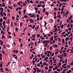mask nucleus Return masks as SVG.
Returning <instances> with one entry per match:
<instances>
[{
  "mask_svg": "<svg viewBox=\"0 0 73 73\" xmlns=\"http://www.w3.org/2000/svg\"><path fill=\"white\" fill-rule=\"evenodd\" d=\"M52 46H53V47H55V48H57L58 47V46H57V44H54L52 45Z\"/></svg>",
  "mask_w": 73,
  "mask_h": 73,
  "instance_id": "nucleus-1",
  "label": "nucleus"
},
{
  "mask_svg": "<svg viewBox=\"0 0 73 73\" xmlns=\"http://www.w3.org/2000/svg\"><path fill=\"white\" fill-rule=\"evenodd\" d=\"M0 11H2V12H4V9L1 7H0Z\"/></svg>",
  "mask_w": 73,
  "mask_h": 73,
  "instance_id": "nucleus-2",
  "label": "nucleus"
},
{
  "mask_svg": "<svg viewBox=\"0 0 73 73\" xmlns=\"http://www.w3.org/2000/svg\"><path fill=\"white\" fill-rule=\"evenodd\" d=\"M70 19H67L66 20L67 23H69V22H70Z\"/></svg>",
  "mask_w": 73,
  "mask_h": 73,
  "instance_id": "nucleus-3",
  "label": "nucleus"
},
{
  "mask_svg": "<svg viewBox=\"0 0 73 73\" xmlns=\"http://www.w3.org/2000/svg\"><path fill=\"white\" fill-rule=\"evenodd\" d=\"M48 56H46V57L44 59V60L46 61V60H48Z\"/></svg>",
  "mask_w": 73,
  "mask_h": 73,
  "instance_id": "nucleus-4",
  "label": "nucleus"
},
{
  "mask_svg": "<svg viewBox=\"0 0 73 73\" xmlns=\"http://www.w3.org/2000/svg\"><path fill=\"white\" fill-rule=\"evenodd\" d=\"M29 68H30V66H28L26 69L28 70V71H29Z\"/></svg>",
  "mask_w": 73,
  "mask_h": 73,
  "instance_id": "nucleus-5",
  "label": "nucleus"
},
{
  "mask_svg": "<svg viewBox=\"0 0 73 73\" xmlns=\"http://www.w3.org/2000/svg\"><path fill=\"white\" fill-rule=\"evenodd\" d=\"M2 6L3 7H4L5 6V3H2Z\"/></svg>",
  "mask_w": 73,
  "mask_h": 73,
  "instance_id": "nucleus-6",
  "label": "nucleus"
},
{
  "mask_svg": "<svg viewBox=\"0 0 73 73\" xmlns=\"http://www.w3.org/2000/svg\"><path fill=\"white\" fill-rule=\"evenodd\" d=\"M49 69H52L51 68H53V66H49Z\"/></svg>",
  "mask_w": 73,
  "mask_h": 73,
  "instance_id": "nucleus-7",
  "label": "nucleus"
},
{
  "mask_svg": "<svg viewBox=\"0 0 73 73\" xmlns=\"http://www.w3.org/2000/svg\"><path fill=\"white\" fill-rule=\"evenodd\" d=\"M0 70H1V72H4V71H3V68H1L0 69Z\"/></svg>",
  "mask_w": 73,
  "mask_h": 73,
  "instance_id": "nucleus-8",
  "label": "nucleus"
},
{
  "mask_svg": "<svg viewBox=\"0 0 73 73\" xmlns=\"http://www.w3.org/2000/svg\"><path fill=\"white\" fill-rule=\"evenodd\" d=\"M70 23L68 24V25H67V28H69V27H70Z\"/></svg>",
  "mask_w": 73,
  "mask_h": 73,
  "instance_id": "nucleus-9",
  "label": "nucleus"
},
{
  "mask_svg": "<svg viewBox=\"0 0 73 73\" xmlns=\"http://www.w3.org/2000/svg\"><path fill=\"white\" fill-rule=\"evenodd\" d=\"M64 57H66V55L67 54H66V53H64Z\"/></svg>",
  "mask_w": 73,
  "mask_h": 73,
  "instance_id": "nucleus-10",
  "label": "nucleus"
},
{
  "mask_svg": "<svg viewBox=\"0 0 73 73\" xmlns=\"http://www.w3.org/2000/svg\"><path fill=\"white\" fill-rule=\"evenodd\" d=\"M50 40L51 41H52L53 40V36H52L50 38Z\"/></svg>",
  "mask_w": 73,
  "mask_h": 73,
  "instance_id": "nucleus-11",
  "label": "nucleus"
},
{
  "mask_svg": "<svg viewBox=\"0 0 73 73\" xmlns=\"http://www.w3.org/2000/svg\"><path fill=\"white\" fill-rule=\"evenodd\" d=\"M45 42H46V43H47L48 42H49V40H48L47 41V40H46L45 41Z\"/></svg>",
  "mask_w": 73,
  "mask_h": 73,
  "instance_id": "nucleus-12",
  "label": "nucleus"
},
{
  "mask_svg": "<svg viewBox=\"0 0 73 73\" xmlns=\"http://www.w3.org/2000/svg\"><path fill=\"white\" fill-rule=\"evenodd\" d=\"M57 71H58V72H60L61 71V70L60 69H56Z\"/></svg>",
  "mask_w": 73,
  "mask_h": 73,
  "instance_id": "nucleus-13",
  "label": "nucleus"
},
{
  "mask_svg": "<svg viewBox=\"0 0 73 73\" xmlns=\"http://www.w3.org/2000/svg\"><path fill=\"white\" fill-rule=\"evenodd\" d=\"M5 70H6L7 72H9V69H8V68H5Z\"/></svg>",
  "mask_w": 73,
  "mask_h": 73,
  "instance_id": "nucleus-14",
  "label": "nucleus"
},
{
  "mask_svg": "<svg viewBox=\"0 0 73 73\" xmlns=\"http://www.w3.org/2000/svg\"><path fill=\"white\" fill-rule=\"evenodd\" d=\"M3 19L4 20H7V18H6V17H3Z\"/></svg>",
  "mask_w": 73,
  "mask_h": 73,
  "instance_id": "nucleus-15",
  "label": "nucleus"
},
{
  "mask_svg": "<svg viewBox=\"0 0 73 73\" xmlns=\"http://www.w3.org/2000/svg\"><path fill=\"white\" fill-rule=\"evenodd\" d=\"M58 30V29H57V28H56V29H54V31L55 32H56V31H57V30Z\"/></svg>",
  "mask_w": 73,
  "mask_h": 73,
  "instance_id": "nucleus-16",
  "label": "nucleus"
},
{
  "mask_svg": "<svg viewBox=\"0 0 73 73\" xmlns=\"http://www.w3.org/2000/svg\"><path fill=\"white\" fill-rule=\"evenodd\" d=\"M61 5H63V3H61L59 5V7H61Z\"/></svg>",
  "mask_w": 73,
  "mask_h": 73,
  "instance_id": "nucleus-17",
  "label": "nucleus"
},
{
  "mask_svg": "<svg viewBox=\"0 0 73 73\" xmlns=\"http://www.w3.org/2000/svg\"><path fill=\"white\" fill-rule=\"evenodd\" d=\"M3 21V19H0V22L1 23H2V21Z\"/></svg>",
  "mask_w": 73,
  "mask_h": 73,
  "instance_id": "nucleus-18",
  "label": "nucleus"
},
{
  "mask_svg": "<svg viewBox=\"0 0 73 73\" xmlns=\"http://www.w3.org/2000/svg\"><path fill=\"white\" fill-rule=\"evenodd\" d=\"M35 36H36V35L35 34L32 36V37H33V38H35Z\"/></svg>",
  "mask_w": 73,
  "mask_h": 73,
  "instance_id": "nucleus-19",
  "label": "nucleus"
},
{
  "mask_svg": "<svg viewBox=\"0 0 73 73\" xmlns=\"http://www.w3.org/2000/svg\"><path fill=\"white\" fill-rule=\"evenodd\" d=\"M23 25V23L22 22H21L20 23V27H21Z\"/></svg>",
  "mask_w": 73,
  "mask_h": 73,
  "instance_id": "nucleus-20",
  "label": "nucleus"
},
{
  "mask_svg": "<svg viewBox=\"0 0 73 73\" xmlns=\"http://www.w3.org/2000/svg\"><path fill=\"white\" fill-rule=\"evenodd\" d=\"M24 17L25 18H28V16L27 15H25L24 16Z\"/></svg>",
  "mask_w": 73,
  "mask_h": 73,
  "instance_id": "nucleus-21",
  "label": "nucleus"
},
{
  "mask_svg": "<svg viewBox=\"0 0 73 73\" xmlns=\"http://www.w3.org/2000/svg\"><path fill=\"white\" fill-rule=\"evenodd\" d=\"M0 68H2L3 67V64L2 63H1L0 64Z\"/></svg>",
  "mask_w": 73,
  "mask_h": 73,
  "instance_id": "nucleus-22",
  "label": "nucleus"
},
{
  "mask_svg": "<svg viewBox=\"0 0 73 73\" xmlns=\"http://www.w3.org/2000/svg\"><path fill=\"white\" fill-rule=\"evenodd\" d=\"M2 53L3 54H5V52H4V50H2Z\"/></svg>",
  "mask_w": 73,
  "mask_h": 73,
  "instance_id": "nucleus-23",
  "label": "nucleus"
},
{
  "mask_svg": "<svg viewBox=\"0 0 73 73\" xmlns=\"http://www.w3.org/2000/svg\"><path fill=\"white\" fill-rule=\"evenodd\" d=\"M35 25H34L32 27V29H35Z\"/></svg>",
  "mask_w": 73,
  "mask_h": 73,
  "instance_id": "nucleus-24",
  "label": "nucleus"
},
{
  "mask_svg": "<svg viewBox=\"0 0 73 73\" xmlns=\"http://www.w3.org/2000/svg\"><path fill=\"white\" fill-rule=\"evenodd\" d=\"M31 20H32V22L31 23H32H32H34V20L31 19Z\"/></svg>",
  "mask_w": 73,
  "mask_h": 73,
  "instance_id": "nucleus-25",
  "label": "nucleus"
},
{
  "mask_svg": "<svg viewBox=\"0 0 73 73\" xmlns=\"http://www.w3.org/2000/svg\"><path fill=\"white\" fill-rule=\"evenodd\" d=\"M0 42H1L0 44H3V41L1 40H0Z\"/></svg>",
  "mask_w": 73,
  "mask_h": 73,
  "instance_id": "nucleus-26",
  "label": "nucleus"
},
{
  "mask_svg": "<svg viewBox=\"0 0 73 73\" xmlns=\"http://www.w3.org/2000/svg\"><path fill=\"white\" fill-rule=\"evenodd\" d=\"M66 12H66V14L67 15H68V13H69V11H67Z\"/></svg>",
  "mask_w": 73,
  "mask_h": 73,
  "instance_id": "nucleus-27",
  "label": "nucleus"
},
{
  "mask_svg": "<svg viewBox=\"0 0 73 73\" xmlns=\"http://www.w3.org/2000/svg\"><path fill=\"white\" fill-rule=\"evenodd\" d=\"M62 43H64L65 42V40L64 39H62Z\"/></svg>",
  "mask_w": 73,
  "mask_h": 73,
  "instance_id": "nucleus-28",
  "label": "nucleus"
},
{
  "mask_svg": "<svg viewBox=\"0 0 73 73\" xmlns=\"http://www.w3.org/2000/svg\"><path fill=\"white\" fill-rule=\"evenodd\" d=\"M61 28H64V25H62L60 26Z\"/></svg>",
  "mask_w": 73,
  "mask_h": 73,
  "instance_id": "nucleus-29",
  "label": "nucleus"
},
{
  "mask_svg": "<svg viewBox=\"0 0 73 73\" xmlns=\"http://www.w3.org/2000/svg\"><path fill=\"white\" fill-rule=\"evenodd\" d=\"M11 27H13V22H11Z\"/></svg>",
  "mask_w": 73,
  "mask_h": 73,
  "instance_id": "nucleus-30",
  "label": "nucleus"
},
{
  "mask_svg": "<svg viewBox=\"0 0 73 73\" xmlns=\"http://www.w3.org/2000/svg\"><path fill=\"white\" fill-rule=\"evenodd\" d=\"M18 29H19V28H16L15 29V31H16V32H18Z\"/></svg>",
  "mask_w": 73,
  "mask_h": 73,
  "instance_id": "nucleus-31",
  "label": "nucleus"
},
{
  "mask_svg": "<svg viewBox=\"0 0 73 73\" xmlns=\"http://www.w3.org/2000/svg\"><path fill=\"white\" fill-rule=\"evenodd\" d=\"M9 19H8L7 21H6V23L7 24H9Z\"/></svg>",
  "mask_w": 73,
  "mask_h": 73,
  "instance_id": "nucleus-32",
  "label": "nucleus"
},
{
  "mask_svg": "<svg viewBox=\"0 0 73 73\" xmlns=\"http://www.w3.org/2000/svg\"><path fill=\"white\" fill-rule=\"evenodd\" d=\"M7 11L8 13H9V12H10V11H11V10H10L9 9H7Z\"/></svg>",
  "mask_w": 73,
  "mask_h": 73,
  "instance_id": "nucleus-33",
  "label": "nucleus"
},
{
  "mask_svg": "<svg viewBox=\"0 0 73 73\" xmlns=\"http://www.w3.org/2000/svg\"><path fill=\"white\" fill-rule=\"evenodd\" d=\"M3 15L5 16H7V13H3Z\"/></svg>",
  "mask_w": 73,
  "mask_h": 73,
  "instance_id": "nucleus-34",
  "label": "nucleus"
},
{
  "mask_svg": "<svg viewBox=\"0 0 73 73\" xmlns=\"http://www.w3.org/2000/svg\"><path fill=\"white\" fill-rule=\"evenodd\" d=\"M5 21L3 22V25H4H4L5 24Z\"/></svg>",
  "mask_w": 73,
  "mask_h": 73,
  "instance_id": "nucleus-35",
  "label": "nucleus"
},
{
  "mask_svg": "<svg viewBox=\"0 0 73 73\" xmlns=\"http://www.w3.org/2000/svg\"><path fill=\"white\" fill-rule=\"evenodd\" d=\"M27 2L28 3H30V0H27Z\"/></svg>",
  "mask_w": 73,
  "mask_h": 73,
  "instance_id": "nucleus-36",
  "label": "nucleus"
},
{
  "mask_svg": "<svg viewBox=\"0 0 73 73\" xmlns=\"http://www.w3.org/2000/svg\"><path fill=\"white\" fill-rule=\"evenodd\" d=\"M45 14H47V16H48V15H49V13H48V12H46L45 13Z\"/></svg>",
  "mask_w": 73,
  "mask_h": 73,
  "instance_id": "nucleus-37",
  "label": "nucleus"
},
{
  "mask_svg": "<svg viewBox=\"0 0 73 73\" xmlns=\"http://www.w3.org/2000/svg\"><path fill=\"white\" fill-rule=\"evenodd\" d=\"M23 44L21 43L20 45V47L22 48V46H23Z\"/></svg>",
  "mask_w": 73,
  "mask_h": 73,
  "instance_id": "nucleus-38",
  "label": "nucleus"
},
{
  "mask_svg": "<svg viewBox=\"0 0 73 73\" xmlns=\"http://www.w3.org/2000/svg\"><path fill=\"white\" fill-rule=\"evenodd\" d=\"M45 70H47L48 69V66H46L45 67Z\"/></svg>",
  "mask_w": 73,
  "mask_h": 73,
  "instance_id": "nucleus-39",
  "label": "nucleus"
},
{
  "mask_svg": "<svg viewBox=\"0 0 73 73\" xmlns=\"http://www.w3.org/2000/svg\"><path fill=\"white\" fill-rule=\"evenodd\" d=\"M35 15H32L30 17H35Z\"/></svg>",
  "mask_w": 73,
  "mask_h": 73,
  "instance_id": "nucleus-40",
  "label": "nucleus"
},
{
  "mask_svg": "<svg viewBox=\"0 0 73 73\" xmlns=\"http://www.w3.org/2000/svg\"><path fill=\"white\" fill-rule=\"evenodd\" d=\"M47 53H48V54H50V52H51L50 51H47Z\"/></svg>",
  "mask_w": 73,
  "mask_h": 73,
  "instance_id": "nucleus-41",
  "label": "nucleus"
},
{
  "mask_svg": "<svg viewBox=\"0 0 73 73\" xmlns=\"http://www.w3.org/2000/svg\"><path fill=\"white\" fill-rule=\"evenodd\" d=\"M43 12H45V8H44L43 9Z\"/></svg>",
  "mask_w": 73,
  "mask_h": 73,
  "instance_id": "nucleus-42",
  "label": "nucleus"
},
{
  "mask_svg": "<svg viewBox=\"0 0 73 73\" xmlns=\"http://www.w3.org/2000/svg\"><path fill=\"white\" fill-rule=\"evenodd\" d=\"M37 6H38V7H41L40 5V4H38Z\"/></svg>",
  "mask_w": 73,
  "mask_h": 73,
  "instance_id": "nucleus-43",
  "label": "nucleus"
},
{
  "mask_svg": "<svg viewBox=\"0 0 73 73\" xmlns=\"http://www.w3.org/2000/svg\"><path fill=\"white\" fill-rule=\"evenodd\" d=\"M23 5H24V6H25L26 5V4H25V2H24L23 3Z\"/></svg>",
  "mask_w": 73,
  "mask_h": 73,
  "instance_id": "nucleus-44",
  "label": "nucleus"
},
{
  "mask_svg": "<svg viewBox=\"0 0 73 73\" xmlns=\"http://www.w3.org/2000/svg\"><path fill=\"white\" fill-rule=\"evenodd\" d=\"M40 35H39V34H38L37 35V37H40Z\"/></svg>",
  "mask_w": 73,
  "mask_h": 73,
  "instance_id": "nucleus-45",
  "label": "nucleus"
},
{
  "mask_svg": "<svg viewBox=\"0 0 73 73\" xmlns=\"http://www.w3.org/2000/svg\"><path fill=\"white\" fill-rule=\"evenodd\" d=\"M17 4L18 5H21V4L20 3V2H19L18 3H17Z\"/></svg>",
  "mask_w": 73,
  "mask_h": 73,
  "instance_id": "nucleus-46",
  "label": "nucleus"
},
{
  "mask_svg": "<svg viewBox=\"0 0 73 73\" xmlns=\"http://www.w3.org/2000/svg\"><path fill=\"white\" fill-rule=\"evenodd\" d=\"M8 34H9V35H11V32L9 31V32H8Z\"/></svg>",
  "mask_w": 73,
  "mask_h": 73,
  "instance_id": "nucleus-47",
  "label": "nucleus"
},
{
  "mask_svg": "<svg viewBox=\"0 0 73 73\" xmlns=\"http://www.w3.org/2000/svg\"><path fill=\"white\" fill-rule=\"evenodd\" d=\"M45 55H44L42 57V58H45Z\"/></svg>",
  "mask_w": 73,
  "mask_h": 73,
  "instance_id": "nucleus-48",
  "label": "nucleus"
},
{
  "mask_svg": "<svg viewBox=\"0 0 73 73\" xmlns=\"http://www.w3.org/2000/svg\"><path fill=\"white\" fill-rule=\"evenodd\" d=\"M62 21H61L60 23V26H61V25H62L61 24H62Z\"/></svg>",
  "mask_w": 73,
  "mask_h": 73,
  "instance_id": "nucleus-49",
  "label": "nucleus"
},
{
  "mask_svg": "<svg viewBox=\"0 0 73 73\" xmlns=\"http://www.w3.org/2000/svg\"><path fill=\"white\" fill-rule=\"evenodd\" d=\"M34 71H35V72H36V68H34Z\"/></svg>",
  "mask_w": 73,
  "mask_h": 73,
  "instance_id": "nucleus-50",
  "label": "nucleus"
},
{
  "mask_svg": "<svg viewBox=\"0 0 73 73\" xmlns=\"http://www.w3.org/2000/svg\"><path fill=\"white\" fill-rule=\"evenodd\" d=\"M44 26H45V25H46V21H44Z\"/></svg>",
  "mask_w": 73,
  "mask_h": 73,
  "instance_id": "nucleus-51",
  "label": "nucleus"
},
{
  "mask_svg": "<svg viewBox=\"0 0 73 73\" xmlns=\"http://www.w3.org/2000/svg\"><path fill=\"white\" fill-rule=\"evenodd\" d=\"M54 68H55V70H56V69H57V68H58V67L57 66H56Z\"/></svg>",
  "mask_w": 73,
  "mask_h": 73,
  "instance_id": "nucleus-52",
  "label": "nucleus"
},
{
  "mask_svg": "<svg viewBox=\"0 0 73 73\" xmlns=\"http://www.w3.org/2000/svg\"><path fill=\"white\" fill-rule=\"evenodd\" d=\"M70 49H69L68 50H67V53H68V52H69V51H70Z\"/></svg>",
  "mask_w": 73,
  "mask_h": 73,
  "instance_id": "nucleus-53",
  "label": "nucleus"
},
{
  "mask_svg": "<svg viewBox=\"0 0 73 73\" xmlns=\"http://www.w3.org/2000/svg\"><path fill=\"white\" fill-rule=\"evenodd\" d=\"M52 40H49V41L51 44H52Z\"/></svg>",
  "mask_w": 73,
  "mask_h": 73,
  "instance_id": "nucleus-54",
  "label": "nucleus"
},
{
  "mask_svg": "<svg viewBox=\"0 0 73 73\" xmlns=\"http://www.w3.org/2000/svg\"><path fill=\"white\" fill-rule=\"evenodd\" d=\"M20 54H23V52H22V51H21L20 52Z\"/></svg>",
  "mask_w": 73,
  "mask_h": 73,
  "instance_id": "nucleus-55",
  "label": "nucleus"
},
{
  "mask_svg": "<svg viewBox=\"0 0 73 73\" xmlns=\"http://www.w3.org/2000/svg\"><path fill=\"white\" fill-rule=\"evenodd\" d=\"M69 31H71L72 30V29L70 27H69V28H68Z\"/></svg>",
  "mask_w": 73,
  "mask_h": 73,
  "instance_id": "nucleus-56",
  "label": "nucleus"
},
{
  "mask_svg": "<svg viewBox=\"0 0 73 73\" xmlns=\"http://www.w3.org/2000/svg\"><path fill=\"white\" fill-rule=\"evenodd\" d=\"M51 55L52 56H54V52H53L52 54H51Z\"/></svg>",
  "mask_w": 73,
  "mask_h": 73,
  "instance_id": "nucleus-57",
  "label": "nucleus"
},
{
  "mask_svg": "<svg viewBox=\"0 0 73 73\" xmlns=\"http://www.w3.org/2000/svg\"><path fill=\"white\" fill-rule=\"evenodd\" d=\"M58 42H60L61 41V39L60 38H58Z\"/></svg>",
  "mask_w": 73,
  "mask_h": 73,
  "instance_id": "nucleus-58",
  "label": "nucleus"
},
{
  "mask_svg": "<svg viewBox=\"0 0 73 73\" xmlns=\"http://www.w3.org/2000/svg\"><path fill=\"white\" fill-rule=\"evenodd\" d=\"M61 12H62L64 11V8H62L61 9Z\"/></svg>",
  "mask_w": 73,
  "mask_h": 73,
  "instance_id": "nucleus-59",
  "label": "nucleus"
},
{
  "mask_svg": "<svg viewBox=\"0 0 73 73\" xmlns=\"http://www.w3.org/2000/svg\"><path fill=\"white\" fill-rule=\"evenodd\" d=\"M61 15H58V16L59 17V19H60V18H61Z\"/></svg>",
  "mask_w": 73,
  "mask_h": 73,
  "instance_id": "nucleus-60",
  "label": "nucleus"
},
{
  "mask_svg": "<svg viewBox=\"0 0 73 73\" xmlns=\"http://www.w3.org/2000/svg\"><path fill=\"white\" fill-rule=\"evenodd\" d=\"M37 66L38 67H39L40 66V64H38L37 65Z\"/></svg>",
  "mask_w": 73,
  "mask_h": 73,
  "instance_id": "nucleus-61",
  "label": "nucleus"
},
{
  "mask_svg": "<svg viewBox=\"0 0 73 73\" xmlns=\"http://www.w3.org/2000/svg\"><path fill=\"white\" fill-rule=\"evenodd\" d=\"M36 4H38V3H39V1H38L37 0H36Z\"/></svg>",
  "mask_w": 73,
  "mask_h": 73,
  "instance_id": "nucleus-62",
  "label": "nucleus"
},
{
  "mask_svg": "<svg viewBox=\"0 0 73 73\" xmlns=\"http://www.w3.org/2000/svg\"><path fill=\"white\" fill-rule=\"evenodd\" d=\"M21 13V11H19V15H20V14Z\"/></svg>",
  "mask_w": 73,
  "mask_h": 73,
  "instance_id": "nucleus-63",
  "label": "nucleus"
},
{
  "mask_svg": "<svg viewBox=\"0 0 73 73\" xmlns=\"http://www.w3.org/2000/svg\"><path fill=\"white\" fill-rule=\"evenodd\" d=\"M54 73H59V72H57L56 71H55L54 72Z\"/></svg>",
  "mask_w": 73,
  "mask_h": 73,
  "instance_id": "nucleus-64",
  "label": "nucleus"
}]
</instances>
